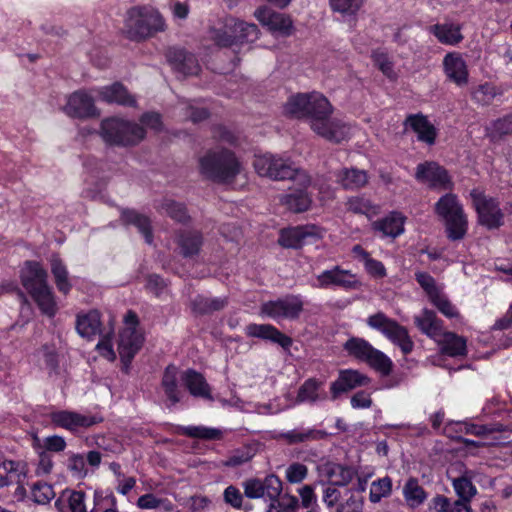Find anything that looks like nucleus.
Wrapping results in <instances>:
<instances>
[{"instance_id":"obj_20","label":"nucleus","mask_w":512,"mask_h":512,"mask_svg":"<svg viewBox=\"0 0 512 512\" xmlns=\"http://www.w3.org/2000/svg\"><path fill=\"white\" fill-rule=\"evenodd\" d=\"M166 58L170 65L183 75H196L200 70L198 60L194 54L185 49L171 47L166 51Z\"/></svg>"},{"instance_id":"obj_22","label":"nucleus","mask_w":512,"mask_h":512,"mask_svg":"<svg viewBox=\"0 0 512 512\" xmlns=\"http://www.w3.org/2000/svg\"><path fill=\"white\" fill-rule=\"evenodd\" d=\"M404 126H409L416 134L419 141L433 145L437 137V130L427 117L421 113L410 114L404 121Z\"/></svg>"},{"instance_id":"obj_59","label":"nucleus","mask_w":512,"mask_h":512,"mask_svg":"<svg viewBox=\"0 0 512 512\" xmlns=\"http://www.w3.org/2000/svg\"><path fill=\"white\" fill-rule=\"evenodd\" d=\"M212 39L219 47L227 48L236 44L233 34L226 27L225 29L214 30Z\"/></svg>"},{"instance_id":"obj_32","label":"nucleus","mask_w":512,"mask_h":512,"mask_svg":"<svg viewBox=\"0 0 512 512\" xmlns=\"http://www.w3.org/2000/svg\"><path fill=\"white\" fill-rule=\"evenodd\" d=\"M306 187L301 186L300 189L294 190L281 198L283 205L294 213H302L307 211L311 206V196L305 191Z\"/></svg>"},{"instance_id":"obj_27","label":"nucleus","mask_w":512,"mask_h":512,"mask_svg":"<svg viewBox=\"0 0 512 512\" xmlns=\"http://www.w3.org/2000/svg\"><path fill=\"white\" fill-rule=\"evenodd\" d=\"M26 477V464L20 461L5 460L0 464V488L13 483H21Z\"/></svg>"},{"instance_id":"obj_39","label":"nucleus","mask_w":512,"mask_h":512,"mask_svg":"<svg viewBox=\"0 0 512 512\" xmlns=\"http://www.w3.org/2000/svg\"><path fill=\"white\" fill-rule=\"evenodd\" d=\"M227 303L226 298H208L198 295L191 301V308L194 313L204 315L224 309Z\"/></svg>"},{"instance_id":"obj_47","label":"nucleus","mask_w":512,"mask_h":512,"mask_svg":"<svg viewBox=\"0 0 512 512\" xmlns=\"http://www.w3.org/2000/svg\"><path fill=\"white\" fill-rule=\"evenodd\" d=\"M331 9L343 16H354L361 9L364 0H329Z\"/></svg>"},{"instance_id":"obj_16","label":"nucleus","mask_w":512,"mask_h":512,"mask_svg":"<svg viewBox=\"0 0 512 512\" xmlns=\"http://www.w3.org/2000/svg\"><path fill=\"white\" fill-rule=\"evenodd\" d=\"M370 378L358 370L346 369L339 372L338 378L331 383L330 391L333 400L341 394L347 393L355 388L369 385Z\"/></svg>"},{"instance_id":"obj_37","label":"nucleus","mask_w":512,"mask_h":512,"mask_svg":"<svg viewBox=\"0 0 512 512\" xmlns=\"http://www.w3.org/2000/svg\"><path fill=\"white\" fill-rule=\"evenodd\" d=\"M50 266L57 289L65 295L68 294L72 284L69 280V273L65 264L58 255H52Z\"/></svg>"},{"instance_id":"obj_52","label":"nucleus","mask_w":512,"mask_h":512,"mask_svg":"<svg viewBox=\"0 0 512 512\" xmlns=\"http://www.w3.org/2000/svg\"><path fill=\"white\" fill-rule=\"evenodd\" d=\"M346 207L348 211H351L356 214H365L375 213V208L372 206L371 202L364 197H351L346 202Z\"/></svg>"},{"instance_id":"obj_53","label":"nucleus","mask_w":512,"mask_h":512,"mask_svg":"<svg viewBox=\"0 0 512 512\" xmlns=\"http://www.w3.org/2000/svg\"><path fill=\"white\" fill-rule=\"evenodd\" d=\"M496 96L495 87L485 83L479 85L473 92L472 98L480 105H489Z\"/></svg>"},{"instance_id":"obj_44","label":"nucleus","mask_w":512,"mask_h":512,"mask_svg":"<svg viewBox=\"0 0 512 512\" xmlns=\"http://www.w3.org/2000/svg\"><path fill=\"white\" fill-rule=\"evenodd\" d=\"M392 493V479L389 476L379 478L370 485L369 500L371 503H378L383 498L389 497Z\"/></svg>"},{"instance_id":"obj_21","label":"nucleus","mask_w":512,"mask_h":512,"mask_svg":"<svg viewBox=\"0 0 512 512\" xmlns=\"http://www.w3.org/2000/svg\"><path fill=\"white\" fill-rule=\"evenodd\" d=\"M101 100L109 104H117L125 107H136L137 100L129 90L120 82L104 86L99 90Z\"/></svg>"},{"instance_id":"obj_63","label":"nucleus","mask_w":512,"mask_h":512,"mask_svg":"<svg viewBox=\"0 0 512 512\" xmlns=\"http://www.w3.org/2000/svg\"><path fill=\"white\" fill-rule=\"evenodd\" d=\"M85 493L82 491H73L69 498L68 504L71 512H86Z\"/></svg>"},{"instance_id":"obj_28","label":"nucleus","mask_w":512,"mask_h":512,"mask_svg":"<svg viewBox=\"0 0 512 512\" xmlns=\"http://www.w3.org/2000/svg\"><path fill=\"white\" fill-rule=\"evenodd\" d=\"M226 28L233 34L236 44L254 42L259 36L256 24L238 19H232L231 23L226 24Z\"/></svg>"},{"instance_id":"obj_17","label":"nucleus","mask_w":512,"mask_h":512,"mask_svg":"<svg viewBox=\"0 0 512 512\" xmlns=\"http://www.w3.org/2000/svg\"><path fill=\"white\" fill-rule=\"evenodd\" d=\"M256 19L274 33L289 36L293 32V22L288 15L261 7L254 12Z\"/></svg>"},{"instance_id":"obj_57","label":"nucleus","mask_w":512,"mask_h":512,"mask_svg":"<svg viewBox=\"0 0 512 512\" xmlns=\"http://www.w3.org/2000/svg\"><path fill=\"white\" fill-rule=\"evenodd\" d=\"M244 494L250 499H257L264 497L262 480L258 478L247 479L243 483Z\"/></svg>"},{"instance_id":"obj_10","label":"nucleus","mask_w":512,"mask_h":512,"mask_svg":"<svg viewBox=\"0 0 512 512\" xmlns=\"http://www.w3.org/2000/svg\"><path fill=\"white\" fill-rule=\"evenodd\" d=\"M367 324L381 331L389 340L398 345L404 354H409L413 350L414 343L409 337L407 329L395 320L388 318L384 313L371 315L367 319Z\"/></svg>"},{"instance_id":"obj_19","label":"nucleus","mask_w":512,"mask_h":512,"mask_svg":"<svg viewBox=\"0 0 512 512\" xmlns=\"http://www.w3.org/2000/svg\"><path fill=\"white\" fill-rule=\"evenodd\" d=\"M67 115L74 118H89L98 115L93 98L83 91L71 94L64 108Z\"/></svg>"},{"instance_id":"obj_62","label":"nucleus","mask_w":512,"mask_h":512,"mask_svg":"<svg viewBox=\"0 0 512 512\" xmlns=\"http://www.w3.org/2000/svg\"><path fill=\"white\" fill-rule=\"evenodd\" d=\"M252 458V455L249 451L245 450H236L227 459L223 462V465L226 467H238L246 462H248Z\"/></svg>"},{"instance_id":"obj_49","label":"nucleus","mask_w":512,"mask_h":512,"mask_svg":"<svg viewBox=\"0 0 512 512\" xmlns=\"http://www.w3.org/2000/svg\"><path fill=\"white\" fill-rule=\"evenodd\" d=\"M453 487L458 498L470 499L476 495L477 489L467 477H459L453 480Z\"/></svg>"},{"instance_id":"obj_30","label":"nucleus","mask_w":512,"mask_h":512,"mask_svg":"<svg viewBox=\"0 0 512 512\" xmlns=\"http://www.w3.org/2000/svg\"><path fill=\"white\" fill-rule=\"evenodd\" d=\"M182 380L193 396L206 399L212 398L210 387L201 373L191 369L187 370L183 374Z\"/></svg>"},{"instance_id":"obj_55","label":"nucleus","mask_w":512,"mask_h":512,"mask_svg":"<svg viewBox=\"0 0 512 512\" xmlns=\"http://www.w3.org/2000/svg\"><path fill=\"white\" fill-rule=\"evenodd\" d=\"M430 301L437 307V309L446 317L452 318L458 315L454 306L440 291L430 298Z\"/></svg>"},{"instance_id":"obj_41","label":"nucleus","mask_w":512,"mask_h":512,"mask_svg":"<svg viewBox=\"0 0 512 512\" xmlns=\"http://www.w3.org/2000/svg\"><path fill=\"white\" fill-rule=\"evenodd\" d=\"M327 436L328 434L325 431L317 429H308L304 431L292 430L280 435V437L289 445L321 440Z\"/></svg>"},{"instance_id":"obj_29","label":"nucleus","mask_w":512,"mask_h":512,"mask_svg":"<svg viewBox=\"0 0 512 512\" xmlns=\"http://www.w3.org/2000/svg\"><path fill=\"white\" fill-rule=\"evenodd\" d=\"M437 342L443 354L451 357L465 356L467 353L466 340L453 332H444L438 337Z\"/></svg>"},{"instance_id":"obj_13","label":"nucleus","mask_w":512,"mask_h":512,"mask_svg":"<svg viewBox=\"0 0 512 512\" xmlns=\"http://www.w3.org/2000/svg\"><path fill=\"white\" fill-rule=\"evenodd\" d=\"M303 311V301L298 295H287L262 304L261 312L274 319L296 320Z\"/></svg>"},{"instance_id":"obj_31","label":"nucleus","mask_w":512,"mask_h":512,"mask_svg":"<svg viewBox=\"0 0 512 512\" xmlns=\"http://www.w3.org/2000/svg\"><path fill=\"white\" fill-rule=\"evenodd\" d=\"M429 31L439 42L446 45H456L463 40L460 26L452 23L432 25Z\"/></svg>"},{"instance_id":"obj_64","label":"nucleus","mask_w":512,"mask_h":512,"mask_svg":"<svg viewBox=\"0 0 512 512\" xmlns=\"http://www.w3.org/2000/svg\"><path fill=\"white\" fill-rule=\"evenodd\" d=\"M431 512H452V502L444 495L435 496L429 506Z\"/></svg>"},{"instance_id":"obj_33","label":"nucleus","mask_w":512,"mask_h":512,"mask_svg":"<svg viewBox=\"0 0 512 512\" xmlns=\"http://www.w3.org/2000/svg\"><path fill=\"white\" fill-rule=\"evenodd\" d=\"M121 219L125 224H131L138 228L148 244L153 242V234L150 219L135 210L125 209L121 213Z\"/></svg>"},{"instance_id":"obj_14","label":"nucleus","mask_w":512,"mask_h":512,"mask_svg":"<svg viewBox=\"0 0 512 512\" xmlns=\"http://www.w3.org/2000/svg\"><path fill=\"white\" fill-rule=\"evenodd\" d=\"M322 237V229L316 225L296 226L282 229L278 242L285 248L299 249L308 239L318 240Z\"/></svg>"},{"instance_id":"obj_46","label":"nucleus","mask_w":512,"mask_h":512,"mask_svg":"<svg viewBox=\"0 0 512 512\" xmlns=\"http://www.w3.org/2000/svg\"><path fill=\"white\" fill-rule=\"evenodd\" d=\"M31 495L36 504L46 505L55 497V492L52 485L38 481L32 485Z\"/></svg>"},{"instance_id":"obj_40","label":"nucleus","mask_w":512,"mask_h":512,"mask_svg":"<svg viewBox=\"0 0 512 512\" xmlns=\"http://www.w3.org/2000/svg\"><path fill=\"white\" fill-rule=\"evenodd\" d=\"M202 243V235L196 231L183 232L178 239V245L184 257H191L198 254Z\"/></svg>"},{"instance_id":"obj_61","label":"nucleus","mask_w":512,"mask_h":512,"mask_svg":"<svg viewBox=\"0 0 512 512\" xmlns=\"http://www.w3.org/2000/svg\"><path fill=\"white\" fill-rule=\"evenodd\" d=\"M276 503L281 512H297L299 507L297 497L289 494L280 495Z\"/></svg>"},{"instance_id":"obj_12","label":"nucleus","mask_w":512,"mask_h":512,"mask_svg":"<svg viewBox=\"0 0 512 512\" xmlns=\"http://www.w3.org/2000/svg\"><path fill=\"white\" fill-rule=\"evenodd\" d=\"M415 178L430 189L438 191L452 190L454 185L448 171L434 161L418 164Z\"/></svg>"},{"instance_id":"obj_34","label":"nucleus","mask_w":512,"mask_h":512,"mask_svg":"<svg viewBox=\"0 0 512 512\" xmlns=\"http://www.w3.org/2000/svg\"><path fill=\"white\" fill-rule=\"evenodd\" d=\"M402 493L406 504L411 508L421 506L428 496L424 488L419 484V480L415 477L407 479L403 486Z\"/></svg>"},{"instance_id":"obj_51","label":"nucleus","mask_w":512,"mask_h":512,"mask_svg":"<svg viewBox=\"0 0 512 512\" xmlns=\"http://www.w3.org/2000/svg\"><path fill=\"white\" fill-rule=\"evenodd\" d=\"M510 134H512V113L492 123L490 137L494 140Z\"/></svg>"},{"instance_id":"obj_7","label":"nucleus","mask_w":512,"mask_h":512,"mask_svg":"<svg viewBox=\"0 0 512 512\" xmlns=\"http://www.w3.org/2000/svg\"><path fill=\"white\" fill-rule=\"evenodd\" d=\"M100 136L102 139L115 146H135L146 136L144 127L140 124L111 117L101 121Z\"/></svg>"},{"instance_id":"obj_42","label":"nucleus","mask_w":512,"mask_h":512,"mask_svg":"<svg viewBox=\"0 0 512 512\" xmlns=\"http://www.w3.org/2000/svg\"><path fill=\"white\" fill-rule=\"evenodd\" d=\"M161 384L171 405L178 403L180 398L177 390V368L175 366L169 365L166 367Z\"/></svg>"},{"instance_id":"obj_3","label":"nucleus","mask_w":512,"mask_h":512,"mask_svg":"<svg viewBox=\"0 0 512 512\" xmlns=\"http://www.w3.org/2000/svg\"><path fill=\"white\" fill-rule=\"evenodd\" d=\"M47 272L36 261L25 262L21 270V282L32 296L43 314L53 317L57 306L51 287L48 285Z\"/></svg>"},{"instance_id":"obj_11","label":"nucleus","mask_w":512,"mask_h":512,"mask_svg":"<svg viewBox=\"0 0 512 512\" xmlns=\"http://www.w3.org/2000/svg\"><path fill=\"white\" fill-rule=\"evenodd\" d=\"M470 196L480 225L488 229H497L503 225L504 214L495 198L486 196L479 189H473Z\"/></svg>"},{"instance_id":"obj_8","label":"nucleus","mask_w":512,"mask_h":512,"mask_svg":"<svg viewBox=\"0 0 512 512\" xmlns=\"http://www.w3.org/2000/svg\"><path fill=\"white\" fill-rule=\"evenodd\" d=\"M343 348L349 356L367 363L384 376L392 371V361L363 338L352 337L345 342Z\"/></svg>"},{"instance_id":"obj_45","label":"nucleus","mask_w":512,"mask_h":512,"mask_svg":"<svg viewBox=\"0 0 512 512\" xmlns=\"http://www.w3.org/2000/svg\"><path fill=\"white\" fill-rule=\"evenodd\" d=\"M322 382L315 378L306 380L299 388L297 394L298 402H316L319 399L318 390Z\"/></svg>"},{"instance_id":"obj_2","label":"nucleus","mask_w":512,"mask_h":512,"mask_svg":"<svg viewBox=\"0 0 512 512\" xmlns=\"http://www.w3.org/2000/svg\"><path fill=\"white\" fill-rule=\"evenodd\" d=\"M241 170L242 164L235 153L226 148L210 149L199 158L201 175L216 183L234 182Z\"/></svg>"},{"instance_id":"obj_15","label":"nucleus","mask_w":512,"mask_h":512,"mask_svg":"<svg viewBox=\"0 0 512 512\" xmlns=\"http://www.w3.org/2000/svg\"><path fill=\"white\" fill-rule=\"evenodd\" d=\"M49 418L55 427L64 428L71 432L77 431L79 428L91 427L101 421L95 416L83 415L68 410L53 411L49 414Z\"/></svg>"},{"instance_id":"obj_26","label":"nucleus","mask_w":512,"mask_h":512,"mask_svg":"<svg viewBox=\"0 0 512 512\" xmlns=\"http://www.w3.org/2000/svg\"><path fill=\"white\" fill-rule=\"evenodd\" d=\"M323 472L333 486H346L357 474L353 467L334 462L324 464Z\"/></svg>"},{"instance_id":"obj_35","label":"nucleus","mask_w":512,"mask_h":512,"mask_svg":"<svg viewBox=\"0 0 512 512\" xmlns=\"http://www.w3.org/2000/svg\"><path fill=\"white\" fill-rule=\"evenodd\" d=\"M337 181L344 189L354 190L365 186L368 182V176L364 170L344 168L338 172Z\"/></svg>"},{"instance_id":"obj_56","label":"nucleus","mask_w":512,"mask_h":512,"mask_svg":"<svg viewBox=\"0 0 512 512\" xmlns=\"http://www.w3.org/2000/svg\"><path fill=\"white\" fill-rule=\"evenodd\" d=\"M415 278L421 288L426 292L429 299L438 293L440 290L436 286L434 278L426 272H417Z\"/></svg>"},{"instance_id":"obj_36","label":"nucleus","mask_w":512,"mask_h":512,"mask_svg":"<svg viewBox=\"0 0 512 512\" xmlns=\"http://www.w3.org/2000/svg\"><path fill=\"white\" fill-rule=\"evenodd\" d=\"M373 228L383 236L397 237L404 231V218L399 213H391L389 216L373 223Z\"/></svg>"},{"instance_id":"obj_43","label":"nucleus","mask_w":512,"mask_h":512,"mask_svg":"<svg viewBox=\"0 0 512 512\" xmlns=\"http://www.w3.org/2000/svg\"><path fill=\"white\" fill-rule=\"evenodd\" d=\"M158 209L177 222L187 223L190 220L185 205L172 199H164Z\"/></svg>"},{"instance_id":"obj_4","label":"nucleus","mask_w":512,"mask_h":512,"mask_svg":"<svg viewBox=\"0 0 512 512\" xmlns=\"http://www.w3.org/2000/svg\"><path fill=\"white\" fill-rule=\"evenodd\" d=\"M164 29L162 16L150 6H135L126 12L123 32L129 40L143 41Z\"/></svg>"},{"instance_id":"obj_18","label":"nucleus","mask_w":512,"mask_h":512,"mask_svg":"<svg viewBox=\"0 0 512 512\" xmlns=\"http://www.w3.org/2000/svg\"><path fill=\"white\" fill-rule=\"evenodd\" d=\"M317 286L327 288L330 285L339 286L344 289H358L361 283L356 276L348 270H343L339 266H335L331 270H325L317 276Z\"/></svg>"},{"instance_id":"obj_5","label":"nucleus","mask_w":512,"mask_h":512,"mask_svg":"<svg viewBox=\"0 0 512 512\" xmlns=\"http://www.w3.org/2000/svg\"><path fill=\"white\" fill-rule=\"evenodd\" d=\"M253 166L259 176L271 180H295L303 187H308L311 183L310 176L304 170L297 168L289 159L274 154L256 155Z\"/></svg>"},{"instance_id":"obj_1","label":"nucleus","mask_w":512,"mask_h":512,"mask_svg":"<svg viewBox=\"0 0 512 512\" xmlns=\"http://www.w3.org/2000/svg\"><path fill=\"white\" fill-rule=\"evenodd\" d=\"M284 112L291 117L308 119L311 129L330 142L340 143L349 138L350 127L343 121L331 117V103L318 92L291 96L284 105Z\"/></svg>"},{"instance_id":"obj_9","label":"nucleus","mask_w":512,"mask_h":512,"mask_svg":"<svg viewBox=\"0 0 512 512\" xmlns=\"http://www.w3.org/2000/svg\"><path fill=\"white\" fill-rule=\"evenodd\" d=\"M124 321L127 327L120 332L118 353L121 361L128 367L132 359L141 349L144 338L137 330L139 319L134 311L129 310L124 317Z\"/></svg>"},{"instance_id":"obj_24","label":"nucleus","mask_w":512,"mask_h":512,"mask_svg":"<svg viewBox=\"0 0 512 512\" xmlns=\"http://www.w3.org/2000/svg\"><path fill=\"white\" fill-rule=\"evenodd\" d=\"M447 77L458 86L468 83V70L464 59L457 53H448L443 61Z\"/></svg>"},{"instance_id":"obj_54","label":"nucleus","mask_w":512,"mask_h":512,"mask_svg":"<svg viewBox=\"0 0 512 512\" xmlns=\"http://www.w3.org/2000/svg\"><path fill=\"white\" fill-rule=\"evenodd\" d=\"M308 475V468L306 465L294 462L286 469V479L289 483H301Z\"/></svg>"},{"instance_id":"obj_60","label":"nucleus","mask_w":512,"mask_h":512,"mask_svg":"<svg viewBox=\"0 0 512 512\" xmlns=\"http://www.w3.org/2000/svg\"><path fill=\"white\" fill-rule=\"evenodd\" d=\"M224 501L231 505L233 508L239 509L242 506L243 496L240 490L230 485L224 490Z\"/></svg>"},{"instance_id":"obj_58","label":"nucleus","mask_w":512,"mask_h":512,"mask_svg":"<svg viewBox=\"0 0 512 512\" xmlns=\"http://www.w3.org/2000/svg\"><path fill=\"white\" fill-rule=\"evenodd\" d=\"M363 505V498L352 494L345 502L337 506L336 512H363Z\"/></svg>"},{"instance_id":"obj_38","label":"nucleus","mask_w":512,"mask_h":512,"mask_svg":"<svg viewBox=\"0 0 512 512\" xmlns=\"http://www.w3.org/2000/svg\"><path fill=\"white\" fill-rule=\"evenodd\" d=\"M100 325V314L96 310L77 317L76 329L82 337L91 338L95 336L100 331Z\"/></svg>"},{"instance_id":"obj_6","label":"nucleus","mask_w":512,"mask_h":512,"mask_svg":"<svg viewBox=\"0 0 512 512\" xmlns=\"http://www.w3.org/2000/svg\"><path fill=\"white\" fill-rule=\"evenodd\" d=\"M435 213L444 220L445 232L449 240L458 241L465 237L468 219L455 194L443 195L435 204Z\"/></svg>"},{"instance_id":"obj_50","label":"nucleus","mask_w":512,"mask_h":512,"mask_svg":"<svg viewBox=\"0 0 512 512\" xmlns=\"http://www.w3.org/2000/svg\"><path fill=\"white\" fill-rule=\"evenodd\" d=\"M184 434L192 438H200L205 440H214L221 437V431L214 428L202 426H189L184 429Z\"/></svg>"},{"instance_id":"obj_25","label":"nucleus","mask_w":512,"mask_h":512,"mask_svg":"<svg viewBox=\"0 0 512 512\" xmlns=\"http://www.w3.org/2000/svg\"><path fill=\"white\" fill-rule=\"evenodd\" d=\"M414 323L422 333L435 340L443 334L442 321L432 310L424 309L414 317Z\"/></svg>"},{"instance_id":"obj_23","label":"nucleus","mask_w":512,"mask_h":512,"mask_svg":"<svg viewBox=\"0 0 512 512\" xmlns=\"http://www.w3.org/2000/svg\"><path fill=\"white\" fill-rule=\"evenodd\" d=\"M246 330L248 336L271 340L284 349H289L292 345V339L289 336L270 324H250Z\"/></svg>"},{"instance_id":"obj_48","label":"nucleus","mask_w":512,"mask_h":512,"mask_svg":"<svg viewBox=\"0 0 512 512\" xmlns=\"http://www.w3.org/2000/svg\"><path fill=\"white\" fill-rule=\"evenodd\" d=\"M262 486L264 497L266 496L270 501H277L283 490V483L275 474L267 475L262 480Z\"/></svg>"}]
</instances>
